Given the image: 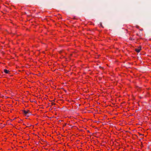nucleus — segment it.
Listing matches in <instances>:
<instances>
[{
	"instance_id": "2",
	"label": "nucleus",
	"mask_w": 151,
	"mask_h": 151,
	"mask_svg": "<svg viewBox=\"0 0 151 151\" xmlns=\"http://www.w3.org/2000/svg\"><path fill=\"white\" fill-rule=\"evenodd\" d=\"M4 72L7 74H9V70H7L6 69H4Z\"/></svg>"
},
{
	"instance_id": "5",
	"label": "nucleus",
	"mask_w": 151,
	"mask_h": 151,
	"mask_svg": "<svg viewBox=\"0 0 151 151\" xmlns=\"http://www.w3.org/2000/svg\"><path fill=\"white\" fill-rule=\"evenodd\" d=\"M51 104H52V105H55V103H53V102Z\"/></svg>"
},
{
	"instance_id": "6",
	"label": "nucleus",
	"mask_w": 151,
	"mask_h": 151,
	"mask_svg": "<svg viewBox=\"0 0 151 151\" xmlns=\"http://www.w3.org/2000/svg\"><path fill=\"white\" fill-rule=\"evenodd\" d=\"M139 49H141V47L140 46L139 47Z\"/></svg>"
},
{
	"instance_id": "1",
	"label": "nucleus",
	"mask_w": 151,
	"mask_h": 151,
	"mask_svg": "<svg viewBox=\"0 0 151 151\" xmlns=\"http://www.w3.org/2000/svg\"><path fill=\"white\" fill-rule=\"evenodd\" d=\"M24 114L25 115V116H29V114H30V113H29L30 111H29L28 110H27V111H26L24 110H22Z\"/></svg>"
},
{
	"instance_id": "4",
	"label": "nucleus",
	"mask_w": 151,
	"mask_h": 151,
	"mask_svg": "<svg viewBox=\"0 0 151 151\" xmlns=\"http://www.w3.org/2000/svg\"><path fill=\"white\" fill-rule=\"evenodd\" d=\"M100 25H101V26L103 28H104V27L103 26L102 24V23H100Z\"/></svg>"
},
{
	"instance_id": "3",
	"label": "nucleus",
	"mask_w": 151,
	"mask_h": 151,
	"mask_svg": "<svg viewBox=\"0 0 151 151\" xmlns=\"http://www.w3.org/2000/svg\"><path fill=\"white\" fill-rule=\"evenodd\" d=\"M141 49H135V50L137 52H139Z\"/></svg>"
},
{
	"instance_id": "7",
	"label": "nucleus",
	"mask_w": 151,
	"mask_h": 151,
	"mask_svg": "<svg viewBox=\"0 0 151 151\" xmlns=\"http://www.w3.org/2000/svg\"><path fill=\"white\" fill-rule=\"evenodd\" d=\"M88 132H89V131H88Z\"/></svg>"
}]
</instances>
